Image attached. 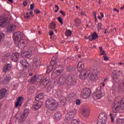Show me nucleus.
Masks as SVG:
<instances>
[{"label":"nucleus","instance_id":"obj_1","mask_svg":"<svg viewBox=\"0 0 124 124\" xmlns=\"http://www.w3.org/2000/svg\"><path fill=\"white\" fill-rule=\"evenodd\" d=\"M120 105H121V108L124 110V99L122 98L116 97L113 106H112V112L116 115L117 113H119L121 108Z\"/></svg>","mask_w":124,"mask_h":124},{"label":"nucleus","instance_id":"obj_2","mask_svg":"<svg viewBox=\"0 0 124 124\" xmlns=\"http://www.w3.org/2000/svg\"><path fill=\"white\" fill-rule=\"evenodd\" d=\"M84 68V63L82 62H79L78 65V70L80 72L79 78L82 80H85L90 76L91 71L89 70H83Z\"/></svg>","mask_w":124,"mask_h":124},{"label":"nucleus","instance_id":"obj_3","mask_svg":"<svg viewBox=\"0 0 124 124\" xmlns=\"http://www.w3.org/2000/svg\"><path fill=\"white\" fill-rule=\"evenodd\" d=\"M58 83L60 85H64V83H66L68 86H71L76 84V80L74 76L69 75L66 79L60 78L58 80Z\"/></svg>","mask_w":124,"mask_h":124},{"label":"nucleus","instance_id":"obj_4","mask_svg":"<svg viewBox=\"0 0 124 124\" xmlns=\"http://www.w3.org/2000/svg\"><path fill=\"white\" fill-rule=\"evenodd\" d=\"M46 107L50 111H54L58 108V103L54 99L50 97L46 101Z\"/></svg>","mask_w":124,"mask_h":124},{"label":"nucleus","instance_id":"obj_5","mask_svg":"<svg viewBox=\"0 0 124 124\" xmlns=\"http://www.w3.org/2000/svg\"><path fill=\"white\" fill-rule=\"evenodd\" d=\"M107 122V114L104 112L101 113L98 117L97 124H105Z\"/></svg>","mask_w":124,"mask_h":124},{"label":"nucleus","instance_id":"obj_6","mask_svg":"<svg viewBox=\"0 0 124 124\" xmlns=\"http://www.w3.org/2000/svg\"><path fill=\"white\" fill-rule=\"evenodd\" d=\"M9 18L8 16H4L2 19H0V27H6V25H9Z\"/></svg>","mask_w":124,"mask_h":124},{"label":"nucleus","instance_id":"obj_7","mask_svg":"<svg viewBox=\"0 0 124 124\" xmlns=\"http://www.w3.org/2000/svg\"><path fill=\"white\" fill-rule=\"evenodd\" d=\"M91 94H92V91L91 89L89 88H85L83 89V92L82 93L83 98L85 99H87V98H89L91 96Z\"/></svg>","mask_w":124,"mask_h":124},{"label":"nucleus","instance_id":"obj_8","mask_svg":"<svg viewBox=\"0 0 124 124\" xmlns=\"http://www.w3.org/2000/svg\"><path fill=\"white\" fill-rule=\"evenodd\" d=\"M76 109H74L71 111H70L68 114H67L65 116V119L67 121H71L74 118V116L76 114Z\"/></svg>","mask_w":124,"mask_h":124},{"label":"nucleus","instance_id":"obj_9","mask_svg":"<svg viewBox=\"0 0 124 124\" xmlns=\"http://www.w3.org/2000/svg\"><path fill=\"white\" fill-rule=\"evenodd\" d=\"M22 36H23V34H22V33L21 32L18 31L15 32L14 34L13 38L15 42H18V41H20V40L19 39H20V38H21Z\"/></svg>","mask_w":124,"mask_h":124},{"label":"nucleus","instance_id":"obj_10","mask_svg":"<svg viewBox=\"0 0 124 124\" xmlns=\"http://www.w3.org/2000/svg\"><path fill=\"white\" fill-rule=\"evenodd\" d=\"M103 96L102 93H101V90H97L95 93H93V98L95 100L101 98Z\"/></svg>","mask_w":124,"mask_h":124},{"label":"nucleus","instance_id":"obj_11","mask_svg":"<svg viewBox=\"0 0 124 124\" xmlns=\"http://www.w3.org/2000/svg\"><path fill=\"white\" fill-rule=\"evenodd\" d=\"M116 73V71H113V72H112V80H113L114 82H116V83H120V82H121V78H120V76H118Z\"/></svg>","mask_w":124,"mask_h":124},{"label":"nucleus","instance_id":"obj_12","mask_svg":"<svg viewBox=\"0 0 124 124\" xmlns=\"http://www.w3.org/2000/svg\"><path fill=\"white\" fill-rule=\"evenodd\" d=\"M16 30V25L14 24H9L7 28V32H12Z\"/></svg>","mask_w":124,"mask_h":124},{"label":"nucleus","instance_id":"obj_13","mask_svg":"<svg viewBox=\"0 0 124 124\" xmlns=\"http://www.w3.org/2000/svg\"><path fill=\"white\" fill-rule=\"evenodd\" d=\"M24 100V98L23 97H19L17 99V101L16 102V108L21 107L22 106V103H23V101Z\"/></svg>","mask_w":124,"mask_h":124},{"label":"nucleus","instance_id":"obj_14","mask_svg":"<svg viewBox=\"0 0 124 124\" xmlns=\"http://www.w3.org/2000/svg\"><path fill=\"white\" fill-rule=\"evenodd\" d=\"M82 115L83 116V117L88 118V117L90 116V112L89 111V109L86 108H83L82 110Z\"/></svg>","mask_w":124,"mask_h":124},{"label":"nucleus","instance_id":"obj_15","mask_svg":"<svg viewBox=\"0 0 124 124\" xmlns=\"http://www.w3.org/2000/svg\"><path fill=\"white\" fill-rule=\"evenodd\" d=\"M12 67V64H9L7 63L4 67L3 71V72L6 73L7 71H9V70H10L11 69V68Z\"/></svg>","mask_w":124,"mask_h":124},{"label":"nucleus","instance_id":"obj_16","mask_svg":"<svg viewBox=\"0 0 124 124\" xmlns=\"http://www.w3.org/2000/svg\"><path fill=\"white\" fill-rule=\"evenodd\" d=\"M7 93V90L5 89H1L0 90V99H2L4 96H5V94Z\"/></svg>","mask_w":124,"mask_h":124},{"label":"nucleus","instance_id":"obj_17","mask_svg":"<svg viewBox=\"0 0 124 124\" xmlns=\"http://www.w3.org/2000/svg\"><path fill=\"white\" fill-rule=\"evenodd\" d=\"M58 67L59 69L57 70V75H61L62 71H64V67L62 66V64L59 65Z\"/></svg>","mask_w":124,"mask_h":124},{"label":"nucleus","instance_id":"obj_18","mask_svg":"<svg viewBox=\"0 0 124 124\" xmlns=\"http://www.w3.org/2000/svg\"><path fill=\"white\" fill-rule=\"evenodd\" d=\"M18 46L20 48L21 47L22 48H25V47L27 46V44H26V43L25 42V41L24 40H20L18 43Z\"/></svg>","mask_w":124,"mask_h":124},{"label":"nucleus","instance_id":"obj_19","mask_svg":"<svg viewBox=\"0 0 124 124\" xmlns=\"http://www.w3.org/2000/svg\"><path fill=\"white\" fill-rule=\"evenodd\" d=\"M20 63L22 64V65L24 67V68H27L30 64H29V62L27 61V60L23 59L20 61Z\"/></svg>","mask_w":124,"mask_h":124},{"label":"nucleus","instance_id":"obj_20","mask_svg":"<svg viewBox=\"0 0 124 124\" xmlns=\"http://www.w3.org/2000/svg\"><path fill=\"white\" fill-rule=\"evenodd\" d=\"M19 56L20 54H19V53L16 52L14 54V56L12 58V61H14V62H18V60H19Z\"/></svg>","mask_w":124,"mask_h":124},{"label":"nucleus","instance_id":"obj_21","mask_svg":"<svg viewBox=\"0 0 124 124\" xmlns=\"http://www.w3.org/2000/svg\"><path fill=\"white\" fill-rule=\"evenodd\" d=\"M21 57L22 58H26V59H30L31 54L27 51H24L21 53Z\"/></svg>","mask_w":124,"mask_h":124},{"label":"nucleus","instance_id":"obj_22","mask_svg":"<svg viewBox=\"0 0 124 124\" xmlns=\"http://www.w3.org/2000/svg\"><path fill=\"white\" fill-rule=\"evenodd\" d=\"M75 24H74V27H79L80 26V24H81V20L79 19V18H77L74 20Z\"/></svg>","mask_w":124,"mask_h":124},{"label":"nucleus","instance_id":"obj_23","mask_svg":"<svg viewBox=\"0 0 124 124\" xmlns=\"http://www.w3.org/2000/svg\"><path fill=\"white\" fill-rule=\"evenodd\" d=\"M54 118L55 119V120H61L62 118V115L60 112H57L55 114Z\"/></svg>","mask_w":124,"mask_h":124},{"label":"nucleus","instance_id":"obj_24","mask_svg":"<svg viewBox=\"0 0 124 124\" xmlns=\"http://www.w3.org/2000/svg\"><path fill=\"white\" fill-rule=\"evenodd\" d=\"M11 80V76L10 75H7L4 78V82L5 83H9V81Z\"/></svg>","mask_w":124,"mask_h":124},{"label":"nucleus","instance_id":"obj_25","mask_svg":"<svg viewBox=\"0 0 124 124\" xmlns=\"http://www.w3.org/2000/svg\"><path fill=\"white\" fill-rule=\"evenodd\" d=\"M56 57H53L51 59L50 62V66L53 67L56 64Z\"/></svg>","mask_w":124,"mask_h":124},{"label":"nucleus","instance_id":"obj_26","mask_svg":"<svg viewBox=\"0 0 124 124\" xmlns=\"http://www.w3.org/2000/svg\"><path fill=\"white\" fill-rule=\"evenodd\" d=\"M56 23L55 22H52L50 23L49 27L51 30H55L56 29Z\"/></svg>","mask_w":124,"mask_h":124},{"label":"nucleus","instance_id":"obj_27","mask_svg":"<svg viewBox=\"0 0 124 124\" xmlns=\"http://www.w3.org/2000/svg\"><path fill=\"white\" fill-rule=\"evenodd\" d=\"M10 56V53H8L6 54H5L3 57H2V60L3 62H5V60H7L8 58Z\"/></svg>","mask_w":124,"mask_h":124},{"label":"nucleus","instance_id":"obj_28","mask_svg":"<svg viewBox=\"0 0 124 124\" xmlns=\"http://www.w3.org/2000/svg\"><path fill=\"white\" fill-rule=\"evenodd\" d=\"M100 49V55L103 56H106V52L102 49V46L99 47Z\"/></svg>","mask_w":124,"mask_h":124},{"label":"nucleus","instance_id":"obj_29","mask_svg":"<svg viewBox=\"0 0 124 124\" xmlns=\"http://www.w3.org/2000/svg\"><path fill=\"white\" fill-rule=\"evenodd\" d=\"M42 103L41 102H39L38 103H37L34 106V109H39L41 107V104Z\"/></svg>","mask_w":124,"mask_h":124},{"label":"nucleus","instance_id":"obj_30","mask_svg":"<svg viewBox=\"0 0 124 124\" xmlns=\"http://www.w3.org/2000/svg\"><path fill=\"white\" fill-rule=\"evenodd\" d=\"M72 32L70 30H67L65 33V34L66 36H70L72 34Z\"/></svg>","mask_w":124,"mask_h":124},{"label":"nucleus","instance_id":"obj_31","mask_svg":"<svg viewBox=\"0 0 124 124\" xmlns=\"http://www.w3.org/2000/svg\"><path fill=\"white\" fill-rule=\"evenodd\" d=\"M98 37V35H97L96 32H94L92 34V38H93V39H94V40H95V39H96V38H97Z\"/></svg>","mask_w":124,"mask_h":124},{"label":"nucleus","instance_id":"obj_32","mask_svg":"<svg viewBox=\"0 0 124 124\" xmlns=\"http://www.w3.org/2000/svg\"><path fill=\"white\" fill-rule=\"evenodd\" d=\"M36 81V75H34L32 78H31L30 83H33Z\"/></svg>","mask_w":124,"mask_h":124},{"label":"nucleus","instance_id":"obj_33","mask_svg":"<svg viewBox=\"0 0 124 124\" xmlns=\"http://www.w3.org/2000/svg\"><path fill=\"white\" fill-rule=\"evenodd\" d=\"M109 116L111 117V123H114V121H115V119H114V116L116 115L112 113H110Z\"/></svg>","mask_w":124,"mask_h":124},{"label":"nucleus","instance_id":"obj_34","mask_svg":"<svg viewBox=\"0 0 124 124\" xmlns=\"http://www.w3.org/2000/svg\"><path fill=\"white\" fill-rule=\"evenodd\" d=\"M53 67L49 66L47 67V73H50L53 70Z\"/></svg>","mask_w":124,"mask_h":124},{"label":"nucleus","instance_id":"obj_35","mask_svg":"<svg viewBox=\"0 0 124 124\" xmlns=\"http://www.w3.org/2000/svg\"><path fill=\"white\" fill-rule=\"evenodd\" d=\"M71 124H79V121L77 119L72 120Z\"/></svg>","mask_w":124,"mask_h":124},{"label":"nucleus","instance_id":"obj_36","mask_svg":"<svg viewBox=\"0 0 124 124\" xmlns=\"http://www.w3.org/2000/svg\"><path fill=\"white\" fill-rule=\"evenodd\" d=\"M124 121V119H118L116 120V124H121L123 121Z\"/></svg>","mask_w":124,"mask_h":124},{"label":"nucleus","instance_id":"obj_37","mask_svg":"<svg viewBox=\"0 0 124 124\" xmlns=\"http://www.w3.org/2000/svg\"><path fill=\"white\" fill-rule=\"evenodd\" d=\"M97 29L98 31H99L100 30H101V28L102 27V23H98V24L97 25Z\"/></svg>","mask_w":124,"mask_h":124},{"label":"nucleus","instance_id":"obj_38","mask_svg":"<svg viewBox=\"0 0 124 124\" xmlns=\"http://www.w3.org/2000/svg\"><path fill=\"white\" fill-rule=\"evenodd\" d=\"M118 90H119V91H121V92H122V91H124V82H123L122 85L120 86V87L118 88Z\"/></svg>","mask_w":124,"mask_h":124},{"label":"nucleus","instance_id":"obj_39","mask_svg":"<svg viewBox=\"0 0 124 124\" xmlns=\"http://www.w3.org/2000/svg\"><path fill=\"white\" fill-rule=\"evenodd\" d=\"M23 113L25 114V115H27L28 116L30 113V109H29V108H26L24 110Z\"/></svg>","mask_w":124,"mask_h":124},{"label":"nucleus","instance_id":"obj_40","mask_svg":"<svg viewBox=\"0 0 124 124\" xmlns=\"http://www.w3.org/2000/svg\"><path fill=\"white\" fill-rule=\"evenodd\" d=\"M4 37V34L1 32H0V42L2 40Z\"/></svg>","mask_w":124,"mask_h":124},{"label":"nucleus","instance_id":"obj_41","mask_svg":"<svg viewBox=\"0 0 124 124\" xmlns=\"http://www.w3.org/2000/svg\"><path fill=\"white\" fill-rule=\"evenodd\" d=\"M38 97H39L40 99H43L44 98V95L43 93H40L38 95Z\"/></svg>","mask_w":124,"mask_h":124},{"label":"nucleus","instance_id":"obj_42","mask_svg":"<svg viewBox=\"0 0 124 124\" xmlns=\"http://www.w3.org/2000/svg\"><path fill=\"white\" fill-rule=\"evenodd\" d=\"M69 97H70L71 99H73V98H74V97H75V94L74 93L70 94L69 95Z\"/></svg>","mask_w":124,"mask_h":124},{"label":"nucleus","instance_id":"obj_43","mask_svg":"<svg viewBox=\"0 0 124 124\" xmlns=\"http://www.w3.org/2000/svg\"><path fill=\"white\" fill-rule=\"evenodd\" d=\"M58 22L61 24V25H62L63 24V22H62V17L61 16H59L58 18Z\"/></svg>","mask_w":124,"mask_h":124},{"label":"nucleus","instance_id":"obj_44","mask_svg":"<svg viewBox=\"0 0 124 124\" xmlns=\"http://www.w3.org/2000/svg\"><path fill=\"white\" fill-rule=\"evenodd\" d=\"M27 117H28V115H27V114H25V113H23V114H22L21 115V119H26V118H27Z\"/></svg>","mask_w":124,"mask_h":124},{"label":"nucleus","instance_id":"obj_45","mask_svg":"<svg viewBox=\"0 0 124 124\" xmlns=\"http://www.w3.org/2000/svg\"><path fill=\"white\" fill-rule=\"evenodd\" d=\"M34 12L35 13H36V14H39V13H41V12H40V11H39V10H38V9H35L34 10Z\"/></svg>","mask_w":124,"mask_h":124},{"label":"nucleus","instance_id":"obj_46","mask_svg":"<svg viewBox=\"0 0 124 124\" xmlns=\"http://www.w3.org/2000/svg\"><path fill=\"white\" fill-rule=\"evenodd\" d=\"M76 104L77 105H79V104H81V100L80 99H78L76 101Z\"/></svg>","mask_w":124,"mask_h":124},{"label":"nucleus","instance_id":"obj_47","mask_svg":"<svg viewBox=\"0 0 124 124\" xmlns=\"http://www.w3.org/2000/svg\"><path fill=\"white\" fill-rule=\"evenodd\" d=\"M34 3H32L30 5V8L31 10H33V9H34Z\"/></svg>","mask_w":124,"mask_h":124},{"label":"nucleus","instance_id":"obj_48","mask_svg":"<svg viewBox=\"0 0 124 124\" xmlns=\"http://www.w3.org/2000/svg\"><path fill=\"white\" fill-rule=\"evenodd\" d=\"M30 16H31L29 15V13H26V15L24 16V18L25 19H29V18H30Z\"/></svg>","mask_w":124,"mask_h":124},{"label":"nucleus","instance_id":"obj_49","mask_svg":"<svg viewBox=\"0 0 124 124\" xmlns=\"http://www.w3.org/2000/svg\"><path fill=\"white\" fill-rule=\"evenodd\" d=\"M60 13L61 14H62V15L63 16V17H64V16H65V15H66V14H65V13L63 12V11H62V10H60Z\"/></svg>","mask_w":124,"mask_h":124},{"label":"nucleus","instance_id":"obj_50","mask_svg":"<svg viewBox=\"0 0 124 124\" xmlns=\"http://www.w3.org/2000/svg\"><path fill=\"white\" fill-rule=\"evenodd\" d=\"M18 123L19 124H23L24 123V119L22 118L21 119H19Z\"/></svg>","mask_w":124,"mask_h":124},{"label":"nucleus","instance_id":"obj_51","mask_svg":"<svg viewBox=\"0 0 124 124\" xmlns=\"http://www.w3.org/2000/svg\"><path fill=\"white\" fill-rule=\"evenodd\" d=\"M23 6H27L28 5V2L26 1H24L23 3Z\"/></svg>","mask_w":124,"mask_h":124},{"label":"nucleus","instance_id":"obj_52","mask_svg":"<svg viewBox=\"0 0 124 124\" xmlns=\"http://www.w3.org/2000/svg\"><path fill=\"white\" fill-rule=\"evenodd\" d=\"M103 58H104V61H109V58L108 57L106 56H104Z\"/></svg>","mask_w":124,"mask_h":124},{"label":"nucleus","instance_id":"obj_53","mask_svg":"<svg viewBox=\"0 0 124 124\" xmlns=\"http://www.w3.org/2000/svg\"><path fill=\"white\" fill-rule=\"evenodd\" d=\"M40 100L41 99L39 98V97H38V95H37L35 98V100H36V101H38L39 100Z\"/></svg>","mask_w":124,"mask_h":124},{"label":"nucleus","instance_id":"obj_54","mask_svg":"<svg viewBox=\"0 0 124 124\" xmlns=\"http://www.w3.org/2000/svg\"><path fill=\"white\" fill-rule=\"evenodd\" d=\"M91 79H92V80H95V77H94V76L93 75H92L91 76Z\"/></svg>","mask_w":124,"mask_h":124},{"label":"nucleus","instance_id":"obj_55","mask_svg":"<svg viewBox=\"0 0 124 124\" xmlns=\"http://www.w3.org/2000/svg\"><path fill=\"white\" fill-rule=\"evenodd\" d=\"M53 34H54V32H53V31H49V35H50V36H52V35H53Z\"/></svg>","mask_w":124,"mask_h":124},{"label":"nucleus","instance_id":"obj_56","mask_svg":"<svg viewBox=\"0 0 124 124\" xmlns=\"http://www.w3.org/2000/svg\"><path fill=\"white\" fill-rule=\"evenodd\" d=\"M37 63H39V62H34V64H35L36 65V66H38V64Z\"/></svg>","mask_w":124,"mask_h":124},{"label":"nucleus","instance_id":"obj_57","mask_svg":"<svg viewBox=\"0 0 124 124\" xmlns=\"http://www.w3.org/2000/svg\"><path fill=\"white\" fill-rule=\"evenodd\" d=\"M44 82H48V78H46L45 79L43 80Z\"/></svg>","mask_w":124,"mask_h":124},{"label":"nucleus","instance_id":"obj_58","mask_svg":"<svg viewBox=\"0 0 124 124\" xmlns=\"http://www.w3.org/2000/svg\"><path fill=\"white\" fill-rule=\"evenodd\" d=\"M93 15L94 16V17H96V12H93Z\"/></svg>","mask_w":124,"mask_h":124},{"label":"nucleus","instance_id":"obj_59","mask_svg":"<svg viewBox=\"0 0 124 124\" xmlns=\"http://www.w3.org/2000/svg\"><path fill=\"white\" fill-rule=\"evenodd\" d=\"M100 14H101V17L102 18H103L104 17V15H103V13H101Z\"/></svg>","mask_w":124,"mask_h":124},{"label":"nucleus","instance_id":"obj_60","mask_svg":"<svg viewBox=\"0 0 124 124\" xmlns=\"http://www.w3.org/2000/svg\"><path fill=\"white\" fill-rule=\"evenodd\" d=\"M33 13V12H32V11H31V12H30V15H31V17H33V16L32 15Z\"/></svg>","mask_w":124,"mask_h":124},{"label":"nucleus","instance_id":"obj_61","mask_svg":"<svg viewBox=\"0 0 124 124\" xmlns=\"http://www.w3.org/2000/svg\"><path fill=\"white\" fill-rule=\"evenodd\" d=\"M93 40H94V39H93V37L92 38H91V37L89 38V41H93Z\"/></svg>","mask_w":124,"mask_h":124},{"label":"nucleus","instance_id":"obj_62","mask_svg":"<svg viewBox=\"0 0 124 124\" xmlns=\"http://www.w3.org/2000/svg\"><path fill=\"white\" fill-rule=\"evenodd\" d=\"M95 18V23H97V18H96V16L94 17Z\"/></svg>","mask_w":124,"mask_h":124},{"label":"nucleus","instance_id":"obj_63","mask_svg":"<svg viewBox=\"0 0 124 124\" xmlns=\"http://www.w3.org/2000/svg\"><path fill=\"white\" fill-rule=\"evenodd\" d=\"M11 3H13V0H8Z\"/></svg>","mask_w":124,"mask_h":124},{"label":"nucleus","instance_id":"obj_64","mask_svg":"<svg viewBox=\"0 0 124 124\" xmlns=\"http://www.w3.org/2000/svg\"><path fill=\"white\" fill-rule=\"evenodd\" d=\"M91 37V36H89L88 37L85 36V39H89Z\"/></svg>","mask_w":124,"mask_h":124}]
</instances>
